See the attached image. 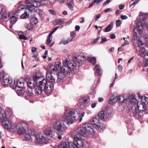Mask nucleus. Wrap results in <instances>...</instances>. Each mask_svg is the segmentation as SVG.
Returning a JSON list of instances; mask_svg holds the SVG:
<instances>
[{
  "instance_id": "17",
  "label": "nucleus",
  "mask_w": 148,
  "mask_h": 148,
  "mask_svg": "<svg viewBox=\"0 0 148 148\" xmlns=\"http://www.w3.org/2000/svg\"><path fill=\"white\" fill-rule=\"evenodd\" d=\"M24 79L21 78L18 80L15 81H14V83L12 85V88H21L24 87Z\"/></svg>"
},
{
  "instance_id": "39",
  "label": "nucleus",
  "mask_w": 148,
  "mask_h": 148,
  "mask_svg": "<svg viewBox=\"0 0 148 148\" xmlns=\"http://www.w3.org/2000/svg\"><path fill=\"white\" fill-rule=\"evenodd\" d=\"M69 43L68 40H66L65 41L64 38H62L61 39L60 42L59 43L60 44H63L64 45H65L68 44Z\"/></svg>"
},
{
  "instance_id": "26",
  "label": "nucleus",
  "mask_w": 148,
  "mask_h": 148,
  "mask_svg": "<svg viewBox=\"0 0 148 148\" xmlns=\"http://www.w3.org/2000/svg\"><path fill=\"white\" fill-rule=\"evenodd\" d=\"M127 100V99L123 95H121L119 97L117 96V101H119L123 103H125Z\"/></svg>"
},
{
  "instance_id": "16",
  "label": "nucleus",
  "mask_w": 148,
  "mask_h": 148,
  "mask_svg": "<svg viewBox=\"0 0 148 148\" xmlns=\"http://www.w3.org/2000/svg\"><path fill=\"white\" fill-rule=\"evenodd\" d=\"M86 60V58L84 55L82 53L76 56H75L74 59V61H73L77 64V66H78L79 64L82 63L83 62Z\"/></svg>"
},
{
  "instance_id": "45",
  "label": "nucleus",
  "mask_w": 148,
  "mask_h": 148,
  "mask_svg": "<svg viewBox=\"0 0 148 148\" xmlns=\"http://www.w3.org/2000/svg\"><path fill=\"white\" fill-rule=\"evenodd\" d=\"M49 12L51 14L55 15L56 14V12L53 10L49 9Z\"/></svg>"
},
{
  "instance_id": "38",
  "label": "nucleus",
  "mask_w": 148,
  "mask_h": 148,
  "mask_svg": "<svg viewBox=\"0 0 148 148\" xmlns=\"http://www.w3.org/2000/svg\"><path fill=\"white\" fill-rule=\"evenodd\" d=\"M26 93L27 95L29 96H32L33 93L32 92V89L29 88L27 91Z\"/></svg>"
},
{
  "instance_id": "48",
  "label": "nucleus",
  "mask_w": 148,
  "mask_h": 148,
  "mask_svg": "<svg viewBox=\"0 0 148 148\" xmlns=\"http://www.w3.org/2000/svg\"><path fill=\"white\" fill-rule=\"evenodd\" d=\"M145 61L144 62V66H148V59H144Z\"/></svg>"
},
{
  "instance_id": "40",
  "label": "nucleus",
  "mask_w": 148,
  "mask_h": 148,
  "mask_svg": "<svg viewBox=\"0 0 148 148\" xmlns=\"http://www.w3.org/2000/svg\"><path fill=\"white\" fill-rule=\"evenodd\" d=\"M52 40V36H49L48 35L47 37V40L46 42V44L47 45H49L51 42Z\"/></svg>"
},
{
  "instance_id": "31",
  "label": "nucleus",
  "mask_w": 148,
  "mask_h": 148,
  "mask_svg": "<svg viewBox=\"0 0 148 148\" xmlns=\"http://www.w3.org/2000/svg\"><path fill=\"white\" fill-rule=\"evenodd\" d=\"M28 132L30 134L33 136H35L36 134L35 130L33 128L29 129L28 130Z\"/></svg>"
},
{
  "instance_id": "30",
  "label": "nucleus",
  "mask_w": 148,
  "mask_h": 148,
  "mask_svg": "<svg viewBox=\"0 0 148 148\" xmlns=\"http://www.w3.org/2000/svg\"><path fill=\"white\" fill-rule=\"evenodd\" d=\"M146 52L145 49L144 47H141L140 48L139 52V54L140 56H143Z\"/></svg>"
},
{
  "instance_id": "42",
  "label": "nucleus",
  "mask_w": 148,
  "mask_h": 148,
  "mask_svg": "<svg viewBox=\"0 0 148 148\" xmlns=\"http://www.w3.org/2000/svg\"><path fill=\"white\" fill-rule=\"evenodd\" d=\"M33 24L31 23L27 24V28L28 30H30L32 29L33 27Z\"/></svg>"
},
{
  "instance_id": "11",
  "label": "nucleus",
  "mask_w": 148,
  "mask_h": 148,
  "mask_svg": "<svg viewBox=\"0 0 148 148\" xmlns=\"http://www.w3.org/2000/svg\"><path fill=\"white\" fill-rule=\"evenodd\" d=\"M111 112L110 109L107 108L100 111L98 114V116L100 119L106 121L109 119Z\"/></svg>"
},
{
  "instance_id": "49",
  "label": "nucleus",
  "mask_w": 148,
  "mask_h": 148,
  "mask_svg": "<svg viewBox=\"0 0 148 148\" xmlns=\"http://www.w3.org/2000/svg\"><path fill=\"white\" fill-rule=\"evenodd\" d=\"M144 59H148V51L146 52L145 54L143 56Z\"/></svg>"
},
{
  "instance_id": "9",
  "label": "nucleus",
  "mask_w": 148,
  "mask_h": 148,
  "mask_svg": "<svg viewBox=\"0 0 148 148\" xmlns=\"http://www.w3.org/2000/svg\"><path fill=\"white\" fill-rule=\"evenodd\" d=\"M0 119L3 121V125L5 129H9L11 127V121L8 120L5 111L0 108Z\"/></svg>"
},
{
  "instance_id": "32",
  "label": "nucleus",
  "mask_w": 148,
  "mask_h": 148,
  "mask_svg": "<svg viewBox=\"0 0 148 148\" xmlns=\"http://www.w3.org/2000/svg\"><path fill=\"white\" fill-rule=\"evenodd\" d=\"M5 114L7 116V118L8 117H10L12 114V111L10 109H8L7 111L5 112Z\"/></svg>"
},
{
  "instance_id": "50",
  "label": "nucleus",
  "mask_w": 148,
  "mask_h": 148,
  "mask_svg": "<svg viewBox=\"0 0 148 148\" xmlns=\"http://www.w3.org/2000/svg\"><path fill=\"white\" fill-rule=\"evenodd\" d=\"M107 41V39L106 38H102L101 39V41L100 42V43L101 44H102L106 42Z\"/></svg>"
},
{
  "instance_id": "22",
  "label": "nucleus",
  "mask_w": 148,
  "mask_h": 148,
  "mask_svg": "<svg viewBox=\"0 0 148 148\" xmlns=\"http://www.w3.org/2000/svg\"><path fill=\"white\" fill-rule=\"evenodd\" d=\"M13 82L12 79L10 78H7L5 77L3 79L2 85L4 87H6L8 85H11Z\"/></svg>"
},
{
  "instance_id": "23",
  "label": "nucleus",
  "mask_w": 148,
  "mask_h": 148,
  "mask_svg": "<svg viewBox=\"0 0 148 148\" xmlns=\"http://www.w3.org/2000/svg\"><path fill=\"white\" fill-rule=\"evenodd\" d=\"M136 29L139 35H140L143 29V25L142 23L138 22L136 24Z\"/></svg>"
},
{
  "instance_id": "6",
  "label": "nucleus",
  "mask_w": 148,
  "mask_h": 148,
  "mask_svg": "<svg viewBox=\"0 0 148 148\" xmlns=\"http://www.w3.org/2000/svg\"><path fill=\"white\" fill-rule=\"evenodd\" d=\"M79 113L75 110L71 109L66 110L60 118L62 121L67 125L73 123L74 121L77 120L79 116Z\"/></svg>"
},
{
  "instance_id": "54",
  "label": "nucleus",
  "mask_w": 148,
  "mask_h": 148,
  "mask_svg": "<svg viewBox=\"0 0 148 148\" xmlns=\"http://www.w3.org/2000/svg\"><path fill=\"white\" fill-rule=\"evenodd\" d=\"M39 15L41 18H43L44 17V14L42 12H40L39 13Z\"/></svg>"
},
{
  "instance_id": "52",
  "label": "nucleus",
  "mask_w": 148,
  "mask_h": 148,
  "mask_svg": "<svg viewBox=\"0 0 148 148\" xmlns=\"http://www.w3.org/2000/svg\"><path fill=\"white\" fill-rule=\"evenodd\" d=\"M118 69L119 71L121 72L123 69V67L121 65H119L118 66Z\"/></svg>"
},
{
  "instance_id": "36",
  "label": "nucleus",
  "mask_w": 148,
  "mask_h": 148,
  "mask_svg": "<svg viewBox=\"0 0 148 148\" xmlns=\"http://www.w3.org/2000/svg\"><path fill=\"white\" fill-rule=\"evenodd\" d=\"M17 88H15V90L16 91V92L18 96H21L23 94V92L22 90H17Z\"/></svg>"
},
{
  "instance_id": "7",
  "label": "nucleus",
  "mask_w": 148,
  "mask_h": 148,
  "mask_svg": "<svg viewBox=\"0 0 148 148\" xmlns=\"http://www.w3.org/2000/svg\"><path fill=\"white\" fill-rule=\"evenodd\" d=\"M141 102H140L139 105L138 104L137 108L136 114H133L137 118H139L141 116L138 113L139 112L144 111L146 113H148V110L146 109V106L148 105V97L145 96L142 97L141 98Z\"/></svg>"
},
{
  "instance_id": "56",
  "label": "nucleus",
  "mask_w": 148,
  "mask_h": 148,
  "mask_svg": "<svg viewBox=\"0 0 148 148\" xmlns=\"http://www.w3.org/2000/svg\"><path fill=\"white\" fill-rule=\"evenodd\" d=\"M121 12V11L120 10H117L115 12V14L116 15H119Z\"/></svg>"
},
{
  "instance_id": "10",
  "label": "nucleus",
  "mask_w": 148,
  "mask_h": 148,
  "mask_svg": "<svg viewBox=\"0 0 148 148\" xmlns=\"http://www.w3.org/2000/svg\"><path fill=\"white\" fill-rule=\"evenodd\" d=\"M28 125L26 122H20L17 124V133L19 135H23L26 133Z\"/></svg>"
},
{
  "instance_id": "47",
  "label": "nucleus",
  "mask_w": 148,
  "mask_h": 148,
  "mask_svg": "<svg viewBox=\"0 0 148 148\" xmlns=\"http://www.w3.org/2000/svg\"><path fill=\"white\" fill-rule=\"evenodd\" d=\"M67 7L72 11L73 10V4H66Z\"/></svg>"
},
{
  "instance_id": "62",
  "label": "nucleus",
  "mask_w": 148,
  "mask_h": 148,
  "mask_svg": "<svg viewBox=\"0 0 148 148\" xmlns=\"http://www.w3.org/2000/svg\"><path fill=\"white\" fill-rule=\"evenodd\" d=\"M121 18L122 19H126L127 18V17L126 15H121Z\"/></svg>"
},
{
  "instance_id": "58",
  "label": "nucleus",
  "mask_w": 148,
  "mask_h": 148,
  "mask_svg": "<svg viewBox=\"0 0 148 148\" xmlns=\"http://www.w3.org/2000/svg\"><path fill=\"white\" fill-rule=\"evenodd\" d=\"M96 1H94L93 2L90 3L89 4V6L88 7V8H90L91 7L95 4V3H96Z\"/></svg>"
},
{
  "instance_id": "28",
  "label": "nucleus",
  "mask_w": 148,
  "mask_h": 148,
  "mask_svg": "<svg viewBox=\"0 0 148 148\" xmlns=\"http://www.w3.org/2000/svg\"><path fill=\"white\" fill-rule=\"evenodd\" d=\"M36 86L37 87L35 89V92L37 94H41L44 90L40 86Z\"/></svg>"
},
{
  "instance_id": "15",
  "label": "nucleus",
  "mask_w": 148,
  "mask_h": 148,
  "mask_svg": "<svg viewBox=\"0 0 148 148\" xmlns=\"http://www.w3.org/2000/svg\"><path fill=\"white\" fill-rule=\"evenodd\" d=\"M37 142L40 143H45L47 140V138L45 137V135L42 133H39L37 134L36 137Z\"/></svg>"
},
{
  "instance_id": "5",
  "label": "nucleus",
  "mask_w": 148,
  "mask_h": 148,
  "mask_svg": "<svg viewBox=\"0 0 148 148\" xmlns=\"http://www.w3.org/2000/svg\"><path fill=\"white\" fill-rule=\"evenodd\" d=\"M27 3L26 5L22 4L23 1L19 2V5L17 8L18 12H19L23 10H25L24 13L21 16V19H25L28 18L30 14L32 12H35L36 7L39 5V3L34 4L32 2L30 1V0H26Z\"/></svg>"
},
{
  "instance_id": "64",
  "label": "nucleus",
  "mask_w": 148,
  "mask_h": 148,
  "mask_svg": "<svg viewBox=\"0 0 148 148\" xmlns=\"http://www.w3.org/2000/svg\"><path fill=\"white\" fill-rule=\"evenodd\" d=\"M76 31H73V32H71V36H74V37H75V35L76 33Z\"/></svg>"
},
{
  "instance_id": "1",
  "label": "nucleus",
  "mask_w": 148,
  "mask_h": 148,
  "mask_svg": "<svg viewBox=\"0 0 148 148\" xmlns=\"http://www.w3.org/2000/svg\"><path fill=\"white\" fill-rule=\"evenodd\" d=\"M103 128V124L100 122L99 118L95 117L91 119V123H85L82 127L78 128L76 130L82 136V139L83 140V139L85 140L86 136L85 131L93 135L95 133V129L100 130Z\"/></svg>"
},
{
  "instance_id": "29",
  "label": "nucleus",
  "mask_w": 148,
  "mask_h": 148,
  "mask_svg": "<svg viewBox=\"0 0 148 148\" xmlns=\"http://www.w3.org/2000/svg\"><path fill=\"white\" fill-rule=\"evenodd\" d=\"M64 19L62 18L61 19H55V24H54V25H61L62 23L64 21Z\"/></svg>"
},
{
  "instance_id": "51",
  "label": "nucleus",
  "mask_w": 148,
  "mask_h": 148,
  "mask_svg": "<svg viewBox=\"0 0 148 148\" xmlns=\"http://www.w3.org/2000/svg\"><path fill=\"white\" fill-rule=\"evenodd\" d=\"M129 44V42L127 40H125L123 44L121 45V47H123L124 46L127 45Z\"/></svg>"
},
{
  "instance_id": "44",
  "label": "nucleus",
  "mask_w": 148,
  "mask_h": 148,
  "mask_svg": "<svg viewBox=\"0 0 148 148\" xmlns=\"http://www.w3.org/2000/svg\"><path fill=\"white\" fill-rule=\"evenodd\" d=\"M4 72L2 71L0 72V80L2 79H3L5 77L4 76Z\"/></svg>"
},
{
  "instance_id": "12",
  "label": "nucleus",
  "mask_w": 148,
  "mask_h": 148,
  "mask_svg": "<svg viewBox=\"0 0 148 148\" xmlns=\"http://www.w3.org/2000/svg\"><path fill=\"white\" fill-rule=\"evenodd\" d=\"M132 42L134 47H136L137 45L138 47H140L144 45V43L137 36V34L135 31V29L134 30V36L132 38Z\"/></svg>"
},
{
  "instance_id": "27",
  "label": "nucleus",
  "mask_w": 148,
  "mask_h": 148,
  "mask_svg": "<svg viewBox=\"0 0 148 148\" xmlns=\"http://www.w3.org/2000/svg\"><path fill=\"white\" fill-rule=\"evenodd\" d=\"M146 16L147 15L146 14L141 12L137 17V19L140 21H143L145 19Z\"/></svg>"
},
{
  "instance_id": "34",
  "label": "nucleus",
  "mask_w": 148,
  "mask_h": 148,
  "mask_svg": "<svg viewBox=\"0 0 148 148\" xmlns=\"http://www.w3.org/2000/svg\"><path fill=\"white\" fill-rule=\"evenodd\" d=\"M17 124H14L13 125H12L11 124V127L10 128H9V130H12V131H14L16 129V126Z\"/></svg>"
},
{
  "instance_id": "60",
  "label": "nucleus",
  "mask_w": 148,
  "mask_h": 148,
  "mask_svg": "<svg viewBox=\"0 0 148 148\" xmlns=\"http://www.w3.org/2000/svg\"><path fill=\"white\" fill-rule=\"evenodd\" d=\"M101 15L100 14H98L97 15H96L95 16V19L96 20H97L98 19H99L100 17H101Z\"/></svg>"
},
{
  "instance_id": "14",
  "label": "nucleus",
  "mask_w": 148,
  "mask_h": 148,
  "mask_svg": "<svg viewBox=\"0 0 148 148\" xmlns=\"http://www.w3.org/2000/svg\"><path fill=\"white\" fill-rule=\"evenodd\" d=\"M3 9L2 6H0V18L4 21H7L10 17V15Z\"/></svg>"
},
{
  "instance_id": "59",
  "label": "nucleus",
  "mask_w": 148,
  "mask_h": 148,
  "mask_svg": "<svg viewBox=\"0 0 148 148\" xmlns=\"http://www.w3.org/2000/svg\"><path fill=\"white\" fill-rule=\"evenodd\" d=\"M112 10V9L110 8H108L106 10H105L104 11L106 13L108 12H111Z\"/></svg>"
},
{
  "instance_id": "53",
  "label": "nucleus",
  "mask_w": 148,
  "mask_h": 148,
  "mask_svg": "<svg viewBox=\"0 0 148 148\" xmlns=\"http://www.w3.org/2000/svg\"><path fill=\"white\" fill-rule=\"evenodd\" d=\"M111 0H106L103 4V6H105L109 3Z\"/></svg>"
},
{
  "instance_id": "63",
  "label": "nucleus",
  "mask_w": 148,
  "mask_h": 148,
  "mask_svg": "<svg viewBox=\"0 0 148 148\" xmlns=\"http://www.w3.org/2000/svg\"><path fill=\"white\" fill-rule=\"evenodd\" d=\"M33 57L35 59V61H39V59L38 57L36 56H33Z\"/></svg>"
},
{
  "instance_id": "61",
  "label": "nucleus",
  "mask_w": 148,
  "mask_h": 148,
  "mask_svg": "<svg viewBox=\"0 0 148 148\" xmlns=\"http://www.w3.org/2000/svg\"><path fill=\"white\" fill-rule=\"evenodd\" d=\"M100 38L99 37H97L93 41V42H91L92 43H95L97 42Z\"/></svg>"
},
{
  "instance_id": "43",
  "label": "nucleus",
  "mask_w": 148,
  "mask_h": 148,
  "mask_svg": "<svg viewBox=\"0 0 148 148\" xmlns=\"http://www.w3.org/2000/svg\"><path fill=\"white\" fill-rule=\"evenodd\" d=\"M111 26L109 25H108L106 28L104 30V32H109L111 29Z\"/></svg>"
},
{
  "instance_id": "55",
  "label": "nucleus",
  "mask_w": 148,
  "mask_h": 148,
  "mask_svg": "<svg viewBox=\"0 0 148 148\" xmlns=\"http://www.w3.org/2000/svg\"><path fill=\"white\" fill-rule=\"evenodd\" d=\"M68 3L66 4H73L72 0H67Z\"/></svg>"
},
{
  "instance_id": "57",
  "label": "nucleus",
  "mask_w": 148,
  "mask_h": 148,
  "mask_svg": "<svg viewBox=\"0 0 148 148\" xmlns=\"http://www.w3.org/2000/svg\"><path fill=\"white\" fill-rule=\"evenodd\" d=\"M120 21L119 20H116V25L118 26H120Z\"/></svg>"
},
{
  "instance_id": "4",
  "label": "nucleus",
  "mask_w": 148,
  "mask_h": 148,
  "mask_svg": "<svg viewBox=\"0 0 148 148\" xmlns=\"http://www.w3.org/2000/svg\"><path fill=\"white\" fill-rule=\"evenodd\" d=\"M53 127L47 128L44 131L45 135L49 137H52L56 132L58 135L61 134L63 132H65L67 129V126L59 120L55 121L53 125Z\"/></svg>"
},
{
  "instance_id": "3",
  "label": "nucleus",
  "mask_w": 148,
  "mask_h": 148,
  "mask_svg": "<svg viewBox=\"0 0 148 148\" xmlns=\"http://www.w3.org/2000/svg\"><path fill=\"white\" fill-rule=\"evenodd\" d=\"M76 131L74 133V142H70L69 144L66 142H61L59 146V148H87L89 145L86 141L83 139L81 135Z\"/></svg>"
},
{
  "instance_id": "21",
  "label": "nucleus",
  "mask_w": 148,
  "mask_h": 148,
  "mask_svg": "<svg viewBox=\"0 0 148 148\" xmlns=\"http://www.w3.org/2000/svg\"><path fill=\"white\" fill-rule=\"evenodd\" d=\"M7 14L10 15V17L7 21L9 19H11L10 21V24L9 25V27L10 28H11L12 27L13 25L17 21V19L16 17L13 15L12 13L10 14L9 13H8Z\"/></svg>"
},
{
  "instance_id": "35",
  "label": "nucleus",
  "mask_w": 148,
  "mask_h": 148,
  "mask_svg": "<svg viewBox=\"0 0 148 148\" xmlns=\"http://www.w3.org/2000/svg\"><path fill=\"white\" fill-rule=\"evenodd\" d=\"M96 58L94 57H89L88 60L92 64H95L96 62Z\"/></svg>"
},
{
  "instance_id": "25",
  "label": "nucleus",
  "mask_w": 148,
  "mask_h": 148,
  "mask_svg": "<svg viewBox=\"0 0 148 148\" xmlns=\"http://www.w3.org/2000/svg\"><path fill=\"white\" fill-rule=\"evenodd\" d=\"M117 101V96L112 95L108 99V103L110 104H112Z\"/></svg>"
},
{
  "instance_id": "46",
  "label": "nucleus",
  "mask_w": 148,
  "mask_h": 148,
  "mask_svg": "<svg viewBox=\"0 0 148 148\" xmlns=\"http://www.w3.org/2000/svg\"><path fill=\"white\" fill-rule=\"evenodd\" d=\"M19 38L20 39L24 40H27V37L23 35H20V37H19Z\"/></svg>"
},
{
  "instance_id": "37",
  "label": "nucleus",
  "mask_w": 148,
  "mask_h": 148,
  "mask_svg": "<svg viewBox=\"0 0 148 148\" xmlns=\"http://www.w3.org/2000/svg\"><path fill=\"white\" fill-rule=\"evenodd\" d=\"M38 21L36 18H32L31 20V22L33 25H36L38 22Z\"/></svg>"
},
{
  "instance_id": "20",
  "label": "nucleus",
  "mask_w": 148,
  "mask_h": 148,
  "mask_svg": "<svg viewBox=\"0 0 148 148\" xmlns=\"http://www.w3.org/2000/svg\"><path fill=\"white\" fill-rule=\"evenodd\" d=\"M60 64H56L55 66H51L49 68V72H47V73H50L52 74L51 73L53 72H56L57 73L58 71L59 70L60 66Z\"/></svg>"
},
{
  "instance_id": "8",
  "label": "nucleus",
  "mask_w": 148,
  "mask_h": 148,
  "mask_svg": "<svg viewBox=\"0 0 148 148\" xmlns=\"http://www.w3.org/2000/svg\"><path fill=\"white\" fill-rule=\"evenodd\" d=\"M46 78L48 82L46 86L44 91L45 93L49 95L53 91L54 88V83L55 81V78L50 73H47L46 75Z\"/></svg>"
},
{
  "instance_id": "13",
  "label": "nucleus",
  "mask_w": 148,
  "mask_h": 148,
  "mask_svg": "<svg viewBox=\"0 0 148 148\" xmlns=\"http://www.w3.org/2000/svg\"><path fill=\"white\" fill-rule=\"evenodd\" d=\"M130 101L132 107V110L133 114H136L137 113L136 106L139 103L138 101L134 97H131L130 98Z\"/></svg>"
},
{
  "instance_id": "41",
  "label": "nucleus",
  "mask_w": 148,
  "mask_h": 148,
  "mask_svg": "<svg viewBox=\"0 0 148 148\" xmlns=\"http://www.w3.org/2000/svg\"><path fill=\"white\" fill-rule=\"evenodd\" d=\"M82 101L83 103H87L88 102V99L85 98H83L80 99V102Z\"/></svg>"
},
{
  "instance_id": "19",
  "label": "nucleus",
  "mask_w": 148,
  "mask_h": 148,
  "mask_svg": "<svg viewBox=\"0 0 148 148\" xmlns=\"http://www.w3.org/2000/svg\"><path fill=\"white\" fill-rule=\"evenodd\" d=\"M38 78L37 77H34V79L28 80L27 82H26L27 86L29 87V88L32 89L34 88L36 84L37 85L38 82Z\"/></svg>"
},
{
  "instance_id": "33",
  "label": "nucleus",
  "mask_w": 148,
  "mask_h": 148,
  "mask_svg": "<svg viewBox=\"0 0 148 148\" xmlns=\"http://www.w3.org/2000/svg\"><path fill=\"white\" fill-rule=\"evenodd\" d=\"M31 138V136L28 134H26L25 136V138L23 139V140L24 141L29 140Z\"/></svg>"
},
{
  "instance_id": "2",
  "label": "nucleus",
  "mask_w": 148,
  "mask_h": 148,
  "mask_svg": "<svg viewBox=\"0 0 148 148\" xmlns=\"http://www.w3.org/2000/svg\"><path fill=\"white\" fill-rule=\"evenodd\" d=\"M63 66L60 69V72L58 74V79H62L65 76H67L69 78L73 76V72L76 69L77 64L72 60L68 61L67 58L64 59L63 61Z\"/></svg>"
},
{
  "instance_id": "18",
  "label": "nucleus",
  "mask_w": 148,
  "mask_h": 148,
  "mask_svg": "<svg viewBox=\"0 0 148 148\" xmlns=\"http://www.w3.org/2000/svg\"><path fill=\"white\" fill-rule=\"evenodd\" d=\"M38 82L37 86H40L41 87L44 91L45 88L48 82V80L47 79H43L42 80H40V79L38 78Z\"/></svg>"
},
{
  "instance_id": "24",
  "label": "nucleus",
  "mask_w": 148,
  "mask_h": 148,
  "mask_svg": "<svg viewBox=\"0 0 148 148\" xmlns=\"http://www.w3.org/2000/svg\"><path fill=\"white\" fill-rule=\"evenodd\" d=\"M95 74L97 75H101L102 73V72L100 68V66L98 65H96L94 68Z\"/></svg>"
}]
</instances>
